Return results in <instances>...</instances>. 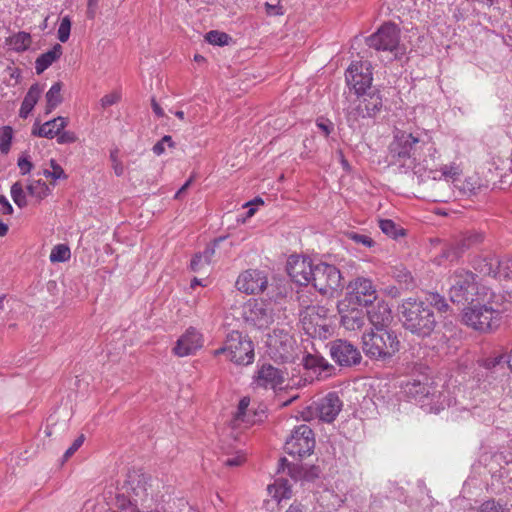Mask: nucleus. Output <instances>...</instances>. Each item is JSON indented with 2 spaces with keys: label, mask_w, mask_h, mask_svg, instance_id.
Returning a JSON list of instances; mask_svg holds the SVG:
<instances>
[{
  "label": "nucleus",
  "mask_w": 512,
  "mask_h": 512,
  "mask_svg": "<svg viewBox=\"0 0 512 512\" xmlns=\"http://www.w3.org/2000/svg\"><path fill=\"white\" fill-rule=\"evenodd\" d=\"M84 439V435H80L78 438L74 440L72 445L64 453V458L66 460L70 458L82 446Z\"/></svg>",
  "instance_id": "54"
},
{
  "label": "nucleus",
  "mask_w": 512,
  "mask_h": 512,
  "mask_svg": "<svg viewBox=\"0 0 512 512\" xmlns=\"http://www.w3.org/2000/svg\"><path fill=\"white\" fill-rule=\"evenodd\" d=\"M50 166L52 170L44 169L42 174L46 178H51L54 181L59 179H67V175L64 172L63 168L54 160H50Z\"/></svg>",
  "instance_id": "42"
},
{
  "label": "nucleus",
  "mask_w": 512,
  "mask_h": 512,
  "mask_svg": "<svg viewBox=\"0 0 512 512\" xmlns=\"http://www.w3.org/2000/svg\"><path fill=\"white\" fill-rule=\"evenodd\" d=\"M213 354H225L227 359L237 365H249L254 361V345L247 336L232 331L228 334L224 346L216 349Z\"/></svg>",
  "instance_id": "5"
},
{
  "label": "nucleus",
  "mask_w": 512,
  "mask_h": 512,
  "mask_svg": "<svg viewBox=\"0 0 512 512\" xmlns=\"http://www.w3.org/2000/svg\"><path fill=\"white\" fill-rule=\"evenodd\" d=\"M449 298L453 303L473 302L479 292L476 275L464 268H458L449 277Z\"/></svg>",
  "instance_id": "4"
},
{
  "label": "nucleus",
  "mask_w": 512,
  "mask_h": 512,
  "mask_svg": "<svg viewBox=\"0 0 512 512\" xmlns=\"http://www.w3.org/2000/svg\"><path fill=\"white\" fill-rule=\"evenodd\" d=\"M31 42V35L24 31L13 34L7 39V45L16 52L26 51Z\"/></svg>",
  "instance_id": "30"
},
{
  "label": "nucleus",
  "mask_w": 512,
  "mask_h": 512,
  "mask_svg": "<svg viewBox=\"0 0 512 512\" xmlns=\"http://www.w3.org/2000/svg\"><path fill=\"white\" fill-rule=\"evenodd\" d=\"M250 404V399L248 397H243L238 405V409L233 420L234 426H240L242 423H245L246 426L251 424L250 420H246L247 410Z\"/></svg>",
  "instance_id": "38"
},
{
  "label": "nucleus",
  "mask_w": 512,
  "mask_h": 512,
  "mask_svg": "<svg viewBox=\"0 0 512 512\" xmlns=\"http://www.w3.org/2000/svg\"><path fill=\"white\" fill-rule=\"evenodd\" d=\"M165 145L169 146V147H173L174 146V142L171 138V136H164L160 141H158L154 146H153V152L156 154V155H161L165 152Z\"/></svg>",
  "instance_id": "50"
},
{
  "label": "nucleus",
  "mask_w": 512,
  "mask_h": 512,
  "mask_svg": "<svg viewBox=\"0 0 512 512\" xmlns=\"http://www.w3.org/2000/svg\"><path fill=\"white\" fill-rule=\"evenodd\" d=\"M70 257L71 252L69 247L65 244H58L52 248L49 259L52 263H57L66 262Z\"/></svg>",
  "instance_id": "36"
},
{
  "label": "nucleus",
  "mask_w": 512,
  "mask_h": 512,
  "mask_svg": "<svg viewBox=\"0 0 512 512\" xmlns=\"http://www.w3.org/2000/svg\"><path fill=\"white\" fill-rule=\"evenodd\" d=\"M275 306L272 301L249 300L243 307L245 323L255 329H267L275 321Z\"/></svg>",
  "instance_id": "8"
},
{
  "label": "nucleus",
  "mask_w": 512,
  "mask_h": 512,
  "mask_svg": "<svg viewBox=\"0 0 512 512\" xmlns=\"http://www.w3.org/2000/svg\"><path fill=\"white\" fill-rule=\"evenodd\" d=\"M286 270L293 282L307 285L311 282L314 265L310 258L291 255L287 260Z\"/></svg>",
  "instance_id": "18"
},
{
  "label": "nucleus",
  "mask_w": 512,
  "mask_h": 512,
  "mask_svg": "<svg viewBox=\"0 0 512 512\" xmlns=\"http://www.w3.org/2000/svg\"><path fill=\"white\" fill-rule=\"evenodd\" d=\"M286 512H308V509L301 503L294 502L290 505Z\"/></svg>",
  "instance_id": "59"
},
{
  "label": "nucleus",
  "mask_w": 512,
  "mask_h": 512,
  "mask_svg": "<svg viewBox=\"0 0 512 512\" xmlns=\"http://www.w3.org/2000/svg\"><path fill=\"white\" fill-rule=\"evenodd\" d=\"M379 228L381 231L391 238H398L399 236L404 235V230L399 228L392 220L390 219H381L379 220Z\"/></svg>",
  "instance_id": "37"
},
{
  "label": "nucleus",
  "mask_w": 512,
  "mask_h": 512,
  "mask_svg": "<svg viewBox=\"0 0 512 512\" xmlns=\"http://www.w3.org/2000/svg\"><path fill=\"white\" fill-rule=\"evenodd\" d=\"M402 321L405 329L420 337L431 335L436 326L433 311L425 301L408 298L400 306Z\"/></svg>",
  "instance_id": "2"
},
{
  "label": "nucleus",
  "mask_w": 512,
  "mask_h": 512,
  "mask_svg": "<svg viewBox=\"0 0 512 512\" xmlns=\"http://www.w3.org/2000/svg\"><path fill=\"white\" fill-rule=\"evenodd\" d=\"M117 510L111 512H137V505L130 500L126 501L124 497L117 498Z\"/></svg>",
  "instance_id": "49"
},
{
  "label": "nucleus",
  "mask_w": 512,
  "mask_h": 512,
  "mask_svg": "<svg viewBox=\"0 0 512 512\" xmlns=\"http://www.w3.org/2000/svg\"><path fill=\"white\" fill-rule=\"evenodd\" d=\"M43 93V87L35 83L30 86L28 92L26 93L20 110H19V116L23 119H26L29 114L34 109L35 105L37 104L38 100L40 99L41 95Z\"/></svg>",
  "instance_id": "27"
},
{
  "label": "nucleus",
  "mask_w": 512,
  "mask_h": 512,
  "mask_svg": "<svg viewBox=\"0 0 512 512\" xmlns=\"http://www.w3.org/2000/svg\"><path fill=\"white\" fill-rule=\"evenodd\" d=\"M365 315L372 326L370 330L389 329L388 326L393 319L390 306L383 300L374 305L372 303Z\"/></svg>",
  "instance_id": "22"
},
{
  "label": "nucleus",
  "mask_w": 512,
  "mask_h": 512,
  "mask_svg": "<svg viewBox=\"0 0 512 512\" xmlns=\"http://www.w3.org/2000/svg\"><path fill=\"white\" fill-rule=\"evenodd\" d=\"M440 176L437 177L436 175L433 176L434 179H442L444 178L447 181H455L461 174L462 170L460 168V165H458L455 162H452L450 164L443 165L440 168Z\"/></svg>",
  "instance_id": "34"
},
{
  "label": "nucleus",
  "mask_w": 512,
  "mask_h": 512,
  "mask_svg": "<svg viewBox=\"0 0 512 512\" xmlns=\"http://www.w3.org/2000/svg\"><path fill=\"white\" fill-rule=\"evenodd\" d=\"M17 164L22 175L28 174L33 168V164L29 160V156L27 154H23L19 157Z\"/></svg>",
  "instance_id": "53"
},
{
  "label": "nucleus",
  "mask_w": 512,
  "mask_h": 512,
  "mask_svg": "<svg viewBox=\"0 0 512 512\" xmlns=\"http://www.w3.org/2000/svg\"><path fill=\"white\" fill-rule=\"evenodd\" d=\"M311 282L315 289L323 295H333L343 287L342 275L338 268L327 263L314 266Z\"/></svg>",
  "instance_id": "9"
},
{
  "label": "nucleus",
  "mask_w": 512,
  "mask_h": 512,
  "mask_svg": "<svg viewBox=\"0 0 512 512\" xmlns=\"http://www.w3.org/2000/svg\"><path fill=\"white\" fill-rule=\"evenodd\" d=\"M63 52V48L60 44H55L52 49L41 54L35 61L36 73L42 74L47 68H49L56 60H58Z\"/></svg>",
  "instance_id": "28"
},
{
  "label": "nucleus",
  "mask_w": 512,
  "mask_h": 512,
  "mask_svg": "<svg viewBox=\"0 0 512 512\" xmlns=\"http://www.w3.org/2000/svg\"><path fill=\"white\" fill-rule=\"evenodd\" d=\"M388 150L390 165L396 167L400 173L412 171L414 174H421L430 169L429 161L435 162L438 158V150L426 130L411 133L396 128Z\"/></svg>",
  "instance_id": "1"
},
{
  "label": "nucleus",
  "mask_w": 512,
  "mask_h": 512,
  "mask_svg": "<svg viewBox=\"0 0 512 512\" xmlns=\"http://www.w3.org/2000/svg\"><path fill=\"white\" fill-rule=\"evenodd\" d=\"M236 288L247 295H256L264 292L268 286V277L264 271L248 269L240 273L236 280Z\"/></svg>",
  "instance_id": "17"
},
{
  "label": "nucleus",
  "mask_w": 512,
  "mask_h": 512,
  "mask_svg": "<svg viewBox=\"0 0 512 512\" xmlns=\"http://www.w3.org/2000/svg\"><path fill=\"white\" fill-rule=\"evenodd\" d=\"M215 253L214 248L207 247L202 253L197 254L191 260V269L194 272H198L204 265H208L211 262V259Z\"/></svg>",
  "instance_id": "32"
},
{
  "label": "nucleus",
  "mask_w": 512,
  "mask_h": 512,
  "mask_svg": "<svg viewBox=\"0 0 512 512\" xmlns=\"http://www.w3.org/2000/svg\"><path fill=\"white\" fill-rule=\"evenodd\" d=\"M426 304L443 313L447 312L449 309V304L446 299L439 293H429L426 297Z\"/></svg>",
  "instance_id": "40"
},
{
  "label": "nucleus",
  "mask_w": 512,
  "mask_h": 512,
  "mask_svg": "<svg viewBox=\"0 0 512 512\" xmlns=\"http://www.w3.org/2000/svg\"><path fill=\"white\" fill-rule=\"evenodd\" d=\"M340 498L334 491L325 490L320 496V504L328 511L336 510L340 505Z\"/></svg>",
  "instance_id": "35"
},
{
  "label": "nucleus",
  "mask_w": 512,
  "mask_h": 512,
  "mask_svg": "<svg viewBox=\"0 0 512 512\" xmlns=\"http://www.w3.org/2000/svg\"><path fill=\"white\" fill-rule=\"evenodd\" d=\"M286 379V372L270 364H264L258 369L254 383L265 389L281 390L288 386L285 385Z\"/></svg>",
  "instance_id": "19"
},
{
  "label": "nucleus",
  "mask_w": 512,
  "mask_h": 512,
  "mask_svg": "<svg viewBox=\"0 0 512 512\" xmlns=\"http://www.w3.org/2000/svg\"><path fill=\"white\" fill-rule=\"evenodd\" d=\"M327 310L320 306H310L306 309L302 321L308 333L326 338L331 333V326L326 318Z\"/></svg>",
  "instance_id": "16"
},
{
  "label": "nucleus",
  "mask_w": 512,
  "mask_h": 512,
  "mask_svg": "<svg viewBox=\"0 0 512 512\" xmlns=\"http://www.w3.org/2000/svg\"><path fill=\"white\" fill-rule=\"evenodd\" d=\"M193 179L192 178H189L183 185L182 187L177 191V193L175 194V198H180V195L187 190V188L191 185Z\"/></svg>",
  "instance_id": "64"
},
{
  "label": "nucleus",
  "mask_w": 512,
  "mask_h": 512,
  "mask_svg": "<svg viewBox=\"0 0 512 512\" xmlns=\"http://www.w3.org/2000/svg\"><path fill=\"white\" fill-rule=\"evenodd\" d=\"M349 295L359 305H371L377 299V290L369 278L357 277L348 285Z\"/></svg>",
  "instance_id": "20"
},
{
  "label": "nucleus",
  "mask_w": 512,
  "mask_h": 512,
  "mask_svg": "<svg viewBox=\"0 0 512 512\" xmlns=\"http://www.w3.org/2000/svg\"><path fill=\"white\" fill-rule=\"evenodd\" d=\"M11 197L14 201V203L20 207L23 208L27 205L26 196L23 190L22 185L19 182L14 183L11 186Z\"/></svg>",
  "instance_id": "43"
},
{
  "label": "nucleus",
  "mask_w": 512,
  "mask_h": 512,
  "mask_svg": "<svg viewBox=\"0 0 512 512\" xmlns=\"http://www.w3.org/2000/svg\"><path fill=\"white\" fill-rule=\"evenodd\" d=\"M112 159H113V162H114V165H113V169H114V172L117 176H121L123 173H124V167L123 165L118 162L114 156L112 155Z\"/></svg>",
  "instance_id": "60"
},
{
  "label": "nucleus",
  "mask_w": 512,
  "mask_h": 512,
  "mask_svg": "<svg viewBox=\"0 0 512 512\" xmlns=\"http://www.w3.org/2000/svg\"><path fill=\"white\" fill-rule=\"evenodd\" d=\"M304 367L317 375L318 379L330 377L335 368L324 357L308 354L303 359Z\"/></svg>",
  "instance_id": "26"
},
{
  "label": "nucleus",
  "mask_w": 512,
  "mask_h": 512,
  "mask_svg": "<svg viewBox=\"0 0 512 512\" xmlns=\"http://www.w3.org/2000/svg\"><path fill=\"white\" fill-rule=\"evenodd\" d=\"M61 89V83L56 82L50 87V89L46 93V115L50 114L62 102Z\"/></svg>",
  "instance_id": "31"
},
{
  "label": "nucleus",
  "mask_w": 512,
  "mask_h": 512,
  "mask_svg": "<svg viewBox=\"0 0 512 512\" xmlns=\"http://www.w3.org/2000/svg\"><path fill=\"white\" fill-rule=\"evenodd\" d=\"M265 10H266L267 15H269V16H278V15L284 14L283 8L279 4V2L277 4H271L269 2H266Z\"/></svg>",
  "instance_id": "55"
},
{
  "label": "nucleus",
  "mask_w": 512,
  "mask_h": 512,
  "mask_svg": "<svg viewBox=\"0 0 512 512\" xmlns=\"http://www.w3.org/2000/svg\"><path fill=\"white\" fill-rule=\"evenodd\" d=\"M362 97L358 100L356 107L348 112V115L354 113L355 116L362 118L375 116L382 107V99L379 94L373 93Z\"/></svg>",
  "instance_id": "23"
},
{
  "label": "nucleus",
  "mask_w": 512,
  "mask_h": 512,
  "mask_svg": "<svg viewBox=\"0 0 512 512\" xmlns=\"http://www.w3.org/2000/svg\"><path fill=\"white\" fill-rule=\"evenodd\" d=\"M331 358L342 367H351L360 364L362 355L359 349L351 342L336 339L328 344Z\"/></svg>",
  "instance_id": "14"
},
{
  "label": "nucleus",
  "mask_w": 512,
  "mask_h": 512,
  "mask_svg": "<svg viewBox=\"0 0 512 512\" xmlns=\"http://www.w3.org/2000/svg\"><path fill=\"white\" fill-rule=\"evenodd\" d=\"M27 190L31 196H33L39 200L44 199L50 193V189H49L48 185L42 180H32L28 184Z\"/></svg>",
  "instance_id": "33"
},
{
  "label": "nucleus",
  "mask_w": 512,
  "mask_h": 512,
  "mask_svg": "<svg viewBox=\"0 0 512 512\" xmlns=\"http://www.w3.org/2000/svg\"><path fill=\"white\" fill-rule=\"evenodd\" d=\"M13 137V130L10 126H3L0 129V151L7 154L10 150Z\"/></svg>",
  "instance_id": "41"
},
{
  "label": "nucleus",
  "mask_w": 512,
  "mask_h": 512,
  "mask_svg": "<svg viewBox=\"0 0 512 512\" xmlns=\"http://www.w3.org/2000/svg\"><path fill=\"white\" fill-rule=\"evenodd\" d=\"M462 321L474 330L489 332L499 326L501 312L487 304H470L463 310Z\"/></svg>",
  "instance_id": "6"
},
{
  "label": "nucleus",
  "mask_w": 512,
  "mask_h": 512,
  "mask_svg": "<svg viewBox=\"0 0 512 512\" xmlns=\"http://www.w3.org/2000/svg\"><path fill=\"white\" fill-rule=\"evenodd\" d=\"M193 179L192 178H189L183 185L182 187L177 191V193L175 194V198H180V195L187 190V188L191 185Z\"/></svg>",
  "instance_id": "63"
},
{
  "label": "nucleus",
  "mask_w": 512,
  "mask_h": 512,
  "mask_svg": "<svg viewBox=\"0 0 512 512\" xmlns=\"http://www.w3.org/2000/svg\"><path fill=\"white\" fill-rule=\"evenodd\" d=\"M267 355L278 363L293 361L295 355V340L285 329H274L267 335Z\"/></svg>",
  "instance_id": "7"
},
{
  "label": "nucleus",
  "mask_w": 512,
  "mask_h": 512,
  "mask_svg": "<svg viewBox=\"0 0 512 512\" xmlns=\"http://www.w3.org/2000/svg\"><path fill=\"white\" fill-rule=\"evenodd\" d=\"M346 237L355 242L356 244L363 245L368 248L372 247L375 244V242L370 236L354 231L347 232Z\"/></svg>",
  "instance_id": "44"
},
{
  "label": "nucleus",
  "mask_w": 512,
  "mask_h": 512,
  "mask_svg": "<svg viewBox=\"0 0 512 512\" xmlns=\"http://www.w3.org/2000/svg\"><path fill=\"white\" fill-rule=\"evenodd\" d=\"M57 136L58 144H72L78 140L77 135L73 131H61Z\"/></svg>",
  "instance_id": "51"
},
{
  "label": "nucleus",
  "mask_w": 512,
  "mask_h": 512,
  "mask_svg": "<svg viewBox=\"0 0 512 512\" xmlns=\"http://www.w3.org/2000/svg\"><path fill=\"white\" fill-rule=\"evenodd\" d=\"M71 22L68 17H64L58 28V39L65 43L70 36Z\"/></svg>",
  "instance_id": "47"
},
{
  "label": "nucleus",
  "mask_w": 512,
  "mask_h": 512,
  "mask_svg": "<svg viewBox=\"0 0 512 512\" xmlns=\"http://www.w3.org/2000/svg\"><path fill=\"white\" fill-rule=\"evenodd\" d=\"M151 106H152L153 112H154L158 117H163V116H164V111H163V109H162V108L160 107V105L155 101V99H152Z\"/></svg>",
  "instance_id": "61"
},
{
  "label": "nucleus",
  "mask_w": 512,
  "mask_h": 512,
  "mask_svg": "<svg viewBox=\"0 0 512 512\" xmlns=\"http://www.w3.org/2000/svg\"><path fill=\"white\" fill-rule=\"evenodd\" d=\"M269 494L278 502L292 497V489L287 479L279 478L268 486Z\"/></svg>",
  "instance_id": "29"
},
{
  "label": "nucleus",
  "mask_w": 512,
  "mask_h": 512,
  "mask_svg": "<svg viewBox=\"0 0 512 512\" xmlns=\"http://www.w3.org/2000/svg\"><path fill=\"white\" fill-rule=\"evenodd\" d=\"M473 267L483 275L499 279L512 278V257L497 259L495 257L479 258L474 261Z\"/></svg>",
  "instance_id": "15"
},
{
  "label": "nucleus",
  "mask_w": 512,
  "mask_h": 512,
  "mask_svg": "<svg viewBox=\"0 0 512 512\" xmlns=\"http://www.w3.org/2000/svg\"><path fill=\"white\" fill-rule=\"evenodd\" d=\"M68 125V120L65 117L58 116L52 120L46 121L42 125L35 123L32 128V135L53 139Z\"/></svg>",
  "instance_id": "25"
},
{
  "label": "nucleus",
  "mask_w": 512,
  "mask_h": 512,
  "mask_svg": "<svg viewBox=\"0 0 512 512\" xmlns=\"http://www.w3.org/2000/svg\"><path fill=\"white\" fill-rule=\"evenodd\" d=\"M346 82L358 96L366 95L372 84L371 65L368 62H353L346 70Z\"/></svg>",
  "instance_id": "13"
},
{
  "label": "nucleus",
  "mask_w": 512,
  "mask_h": 512,
  "mask_svg": "<svg viewBox=\"0 0 512 512\" xmlns=\"http://www.w3.org/2000/svg\"><path fill=\"white\" fill-rule=\"evenodd\" d=\"M193 179L192 178H189L183 185L182 187L177 191V193L175 194V198H180V195L187 190V188L191 185Z\"/></svg>",
  "instance_id": "62"
},
{
  "label": "nucleus",
  "mask_w": 512,
  "mask_h": 512,
  "mask_svg": "<svg viewBox=\"0 0 512 512\" xmlns=\"http://www.w3.org/2000/svg\"><path fill=\"white\" fill-rule=\"evenodd\" d=\"M13 213V207L9 203L5 196H0V214L11 215Z\"/></svg>",
  "instance_id": "57"
},
{
  "label": "nucleus",
  "mask_w": 512,
  "mask_h": 512,
  "mask_svg": "<svg viewBox=\"0 0 512 512\" xmlns=\"http://www.w3.org/2000/svg\"><path fill=\"white\" fill-rule=\"evenodd\" d=\"M479 512H509V509L494 500H488L482 503Z\"/></svg>",
  "instance_id": "46"
},
{
  "label": "nucleus",
  "mask_w": 512,
  "mask_h": 512,
  "mask_svg": "<svg viewBox=\"0 0 512 512\" xmlns=\"http://www.w3.org/2000/svg\"><path fill=\"white\" fill-rule=\"evenodd\" d=\"M246 460L245 454L238 452L236 455L231 456L223 460V464L229 467H238L242 465Z\"/></svg>",
  "instance_id": "52"
},
{
  "label": "nucleus",
  "mask_w": 512,
  "mask_h": 512,
  "mask_svg": "<svg viewBox=\"0 0 512 512\" xmlns=\"http://www.w3.org/2000/svg\"><path fill=\"white\" fill-rule=\"evenodd\" d=\"M317 126L319 129H321L323 131V133L325 134V136H328L332 130V123L330 121H318L317 122Z\"/></svg>",
  "instance_id": "58"
},
{
  "label": "nucleus",
  "mask_w": 512,
  "mask_h": 512,
  "mask_svg": "<svg viewBox=\"0 0 512 512\" xmlns=\"http://www.w3.org/2000/svg\"><path fill=\"white\" fill-rule=\"evenodd\" d=\"M203 343V335L196 328L189 327L177 340L173 353L178 357H186L196 353Z\"/></svg>",
  "instance_id": "21"
},
{
  "label": "nucleus",
  "mask_w": 512,
  "mask_h": 512,
  "mask_svg": "<svg viewBox=\"0 0 512 512\" xmlns=\"http://www.w3.org/2000/svg\"><path fill=\"white\" fill-rule=\"evenodd\" d=\"M315 447V438L312 429L302 424L294 428L285 442L286 453L293 457L303 458L309 456Z\"/></svg>",
  "instance_id": "10"
},
{
  "label": "nucleus",
  "mask_w": 512,
  "mask_h": 512,
  "mask_svg": "<svg viewBox=\"0 0 512 512\" xmlns=\"http://www.w3.org/2000/svg\"><path fill=\"white\" fill-rule=\"evenodd\" d=\"M341 325L347 331H359L365 325L366 315L360 308L344 309L339 307Z\"/></svg>",
  "instance_id": "24"
},
{
  "label": "nucleus",
  "mask_w": 512,
  "mask_h": 512,
  "mask_svg": "<svg viewBox=\"0 0 512 512\" xmlns=\"http://www.w3.org/2000/svg\"><path fill=\"white\" fill-rule=\"evenodd\" d=\"M400 31L392 23L382 25L374 34L367 39V44L376 50L394 52L402 54L403 50L399 46Z\"/></svg>",
  "instance_id": "12"
},
{
  "label": "nucleus",
  "mask_w": 512,
  "mask_h": 512,
  "mask_svg": "<svg viewBox=\"0 0 512 512\" xmlns=\"http://www.w3.org/2000/svg\"><path fill=\"white\" fill-rule=\"evenodd\" d=\"M483 240V234L479 232H469L459 240L458 249L463 251L469 249Z\"/></svg>",
  "instance_id": "39"
},
{
  "label": "nucleus",
  "mask_w": 512,
  "mask_h": 512,
  "mask_svg": "<svg viewBox=\"0 0 512 512\" xmlns=\"http://www.w3.org/2000/svg\"><path fill=\"white\" fill-rule=\"evenodd\" d=\"M343 408V402L336 392H330L323 398L314 402L303 412L305 420L317 417L319 420L327 423L333 422Z\"/></svg>",
  "instance_id": "11"
},
{
  "label": "nucleus",
  "mask_w": 512,
  "mask_h": 512,
  "mask_svg": "<svg viewBox=\"0 0 512 512\" xmlns=\"http://www.w3.org/2000/svg\"><path fill=\"white\" fill-rule=\"evenodd\" d=\"M362 350L376 361H389L400 349V341L391 329L370 330L362 335Z\"/></svg>",
  "instance_id": "3"
},
{
  "label": "nucleus",
  "mask_w": 512,
  "mask_h": 512,
  "mask_svg": "<svg viewBox=\"0 0 512 512\" xmlns=\"http://www.w3.org/2000/svg\"><path fill=\"white\" fill-rule=\"evenodd\" d=\"M121 97H122L121 92L118 90H115L109 94L104 95L100 100V104H101L102 108H107L109 106L117 104L121 100Z\"/></svg>",
  "instance_id": "48"
},
{
  "label": "nucleus",
  "mask_w": 512,
  "mask_h": 512,
  "mask_svg": "<svg viewBox=\"0 0 512 512\" xmlns=\"http://www.w3.org/2000/svg\"><path fill=\"white\" fill-rule=\"evenodd\" d=\"M205 39L210 44L222 46L228 43L229 36L224 32L212 30L206 34Z\"/></svg>",
  "instance_id": "45"
},
{
  "label": "nucleus",
  "mask_w": 512,
  "mask_h": 512,
  "mask_svg": "<svg viewBox=\"0 0 512 512\" xmlns=\"http://www.w3.org/2000/svg\"><path fill=\"white\" fill-rule=\"evenodd\" d=\"M503 360V356L489 357L482 361V366L486 369H493Z\"/></svg>",
  "instance_id": "56"
}]
</instances>
